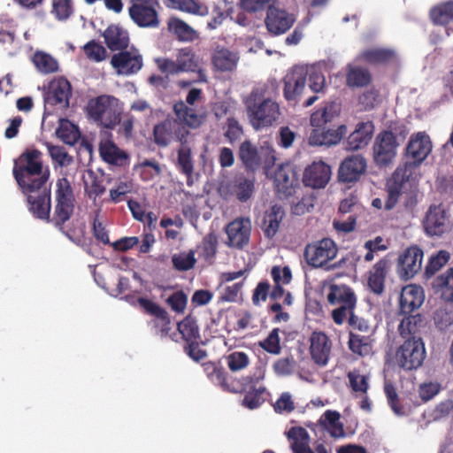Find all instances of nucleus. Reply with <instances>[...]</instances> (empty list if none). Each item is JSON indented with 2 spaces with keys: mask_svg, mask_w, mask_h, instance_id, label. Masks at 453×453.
<instances>
[{
  "mask_svg": "<svg viewBox=\"0 0 453 453\" xmlns=\"http://www.w3.org/2000/svg\"><path fill=\"white\" fill-rule=\"evenodd\" d=\"M399 142L392 131L380 133L373 145V157L377 165L386 166L393 162L396 156Z\"/></svg>",
  "mask_w": 453,
  "mask_h": 453,
  "instance_id": "2eb2a0df",
  "label": "nucleus"
},
{
  "mask_svg": "<svg viewBox=\"0 0 453 453\" xmlns=\"http://www.w3.org/2000/svg\"><path fill=\"white\" fill-rule=\"evenodd\" d=\"M338 253L335 242L330 238H323L306 245L303 252L306 263L313 268H323L334 260Z\"/></svg>",
  "mask_w": 453,
  "mask_h": 453,
  "instance_id": "f8f14e48",
  "label": "nucleus"
},
{
  "mask_svg": "<svg viewBox=\"0 0 453 453\" xmlns=\"http://www.w3.org/2000/svg\"><path fill=\"white\" fill-rule=\"evenodd\" d=\"M178 331L187 342H196L199 337V328L196 321L190 316H188L178 324Z\"/></svg>",
  "mask_w": 453,
  "mask_h": 453,
  "instance_id": "5fc2aeb1",
  "label": "nucleus"
},
{
  "mask_svg": "<svg viewBox=\"0 0 453 453\" xmlns=\"http://www.w3.org/2000/svg\"><path fill=\"white\" fill-rule=\"evenodd\" d=\"M341 108L336 103H329L315 111L310 119L312 127H323L327 123L334 120L340 114Z\"/></svg>",
  "mask_w": 453,
  "mask_h": 453,
  "instance_id": "473e14b6",
  "label": "nucleus"
},
{
  "mask_svg": "<svg viewBox=\"0 0 453 453\" xmlns=\"http://www.w3.org/2000/svg\"><path fill=\"white\" fill-rule=\"evenodd\" d=\"M426 357L425 344L419 336L406 339L401 344L394 356L395 364L400 368L411 371L423 364Z\"/></svg>",
  "mask_w": 453,
  "mask_h": 453,
  "instance_id": "1a4fd4ad",
  "label": "nucleus"
},
{
  "mask_svg": "<svg viewBox=\"0 0 453 453\" xmlns=\"http://www.w3.org/2000/svg\"><path fill=\"white\" fill-rule=\"evenodd\" d=\"M104 41L111 50L126 49L129 43L128 33L122 27L111 25L104 33Z\"/></svg>",
  "mask_w": 453,
  "mask_h": 453,
  "instance_id": "f704fd0d",
  "label": "nucleus"
},
{
  "mask_svg": "<svg viewBox=\"0 0 453 453\" xmlns=\"http://www.w3.org/2000/svg\"><path fill=\"white\" fill-rule=\"evenodd\" d=\"M347 127L344 125L339 126L337 128L325 129L323 127H313L308 141L312 146H332L340 142L342 138L346 134Z\"/></svg>",
  "mask_w": 453,
  "mask_h": 453,
  "instance_id": "4be33fe9",
  "label": "nucleus"
},
{
  "mask_svg": "<svg viewBox=\"0 0 453 453\" xmlns=\"http://www.w3.org/2000/svg\"><path fill=\"white\" fill-rule=\"evenodd\" d=\"M13 174L19 187L38 184L37 180L46 183L48 175L42 173V153L37 150L24 152L13 169Z\"/></svg>",
  "mask_w": 453,
  "mask_h": 453,
  "instance_id": "39448f33",
  "label": "nucleus"
},
{
  "mask_svg": "<svg viewBox=\"0 0 453 453\" xmlns=\"http://www.w3.org/2000/svg\"><path fill=\"white\" fill-rule=\"evenodd\" d=\"M332 343L322 332H313L310 337V353L314 362L321 366L327 364L331 354Z\"/></svg>",
  "mask_w": 453,
  "mask_h": 453,
  "instance_id": "5701e85b",
  "label": "nucleus"
},
{
  "mask_svg": "<svg viewBox=\"0 0 453 453\" xmlns=\"http://www.w3.org/2000/svg\"><path fill=\"white\" fill-rule=\"evenodd\" d=\"M277 191L285 196H292L298 186L296 173L290 165L280 166L274 174Z\"/></svg>",
  "mask_w": 453,
  "mask_h": 453,
  "instance_id": "393cba45",
  "label": "nucleus"
},
{
  "mask_svg": "<svg viewBox=\"0 0 453 453\" xmlns=\"http://www.w3.org/2000/svg\"><path fill=\"white\" fill-rule=\"evenodd\" d=\"M448 306H441L434 312V320L440 329H446L453 325V310Z\"/></svg>",
  "mask_w": 453,
  "mask_h": 453,
  "instance_id": "0e129e2a",
  "label": "nucleus"
},
{
  "mask_svg": "<svg viewBox=\"0 0 453 453\" xmlns=\"http://www.w3.org/2000/svg\"><path fill=\"white\" fill-rule=\"evenodd\" d=\"M331 167L323 161H314L303 172V182L312 188H323L330 180Z\"/></svg>",
  "mask_w": 453,
  "mask_h": 453,
  "instance_id": "412c9836",
  "label": "nucleus"
},
{
  "mask_svg": "<svg viewBox=\"0 0 453 453\" xmlns=\"http://www.w3.org/2000/svg\"><path fill=\"white\" fill-rule=\"evenodd\" d=\"M56 134L61 141L69 145L75 144L80 137L77 127L67 119H60Z\"/></svg>",
  "mask_w": 453,
  "mask_h": 453,
  "instance_id": "603ef678",
  "label": "nucleus"
},
{
  "mask_svg": "<svg viewBox=\"0 0 453 453\" xmlns=\"http://www.w3.org/2000/svg\"><path fill=\"white\" fill-rule=\"evenodd\" d=\"M365 159L360 155H353L341 164L339 179L344 182L355 181L365 173Z\"/></svg>",
  "mask_w": 453,
  "mask_h": 453,
  "instance_id": "bb28decb",
  "label": "nucleus"
},
{
  "mask_svg": "<svg viewBox=\"0 0 453 453\" xmlns=\"http://www.w3.org/2000/svg\"><path fill=\"white\" fill-rule=\"evenodd\" d=\"M293 453H313L310 449V438L307 431L295 426L287 432Z\"/></svg>",
  "mask_w": 453,
  "mask_h": 453,
  "instance_id": "4c0bfd02",
  "label": "nucleus"
},
{
  "mask_svg": "<svg viewBox=\"0 0 453 453\" xmlns=\"http://www.w3.org/2000/svg\"><path fill=\"white\" fill-rule=\"evenodd\" d=\"M432 287L434 293L441 303L453 306V268L438 275Z\"/></svg>",
  "mask_w": 453,
  "mask_h": 453,
  "instance_id": "cd10ccee",
  "label": "nucleus"
},
{
  "mask_svg": "<svg viewBox=\"0 0 453 453\" xmlns=\"http://www.w3.org/2000/svg\"><path fill=\"white\" fill-rule=\"evenodd\" d=\"M227 188V193L235 195L238 200L245 202L250 199L253 194L254 179L239 175L234 179Z\"/></svg>",
  "mask_w": 453,
  "mask_h": 453,
  "instance_id": "e433bc0d",
  "label": "nucleus"
},
{
  "mask_svg": "<svg viewBox=\"0 0 453 453\" xmlns=\"http://www.w3.org/2000/svg\"><path fill=\"white\" fill-rule=\"evenodd\" d=\"M423 226L426 234L441 236L450 228L449 215L441 205H433L428 209L423 220Z\"/></svg>",
  "mask_w": 453,
  "mask_h": 453,
  "instance_id": "a211bd4d",
  "label": "nucleus"
},
{
  "mask_svg": "<svg viewBox=\"0 0 453 453\" xmlns=\"http://www.w3.org/2000/svg\"><path fill=\"white\" fill-rule=\"evenodd\" d=\"M283 84L285 98L294 101L305 92L307 86L314 93L322 92L326 87V79L316 67L298 65L287 72Z\"/></svg>",
  "mask_w": 453,
  "mask_h": 453,
  "instance_id": "f257e3e1",
  "label": "nucleus"
},
{
  "mask_svg": "<svg viewBox=\"0 0 453 453\" xmlns=\"http://www.w3.org/2000/svg\"><path fill=\"white\" fill-rule=\"evenodd\" d=\"M89 117L106 128H113L119 123L121 108L117 98L111 96H100L88 103Z\"/></svg>",
  "mask_w": 453,
  "mask_h": 453,
  "instance_id": "6e6552de",
  "label": "nucleus"
},
{
  "mask_svg": "<svg viewBox=\"0 0 453 453\" xmlns=\"http://www.w3.org/2000/svg\"><path fill=\"white\" fill-rule=\"evenodd\" d=\"M433 150L430 136L424 131L417 132L410 136L405 147L407 162L394 173V180L397 182L417 178L418 167L426 159Z\"/></svg>",
  "mask_w": 453,
  "mask_h": 453,
  "instance_id": "7ed1b4c3",
  "label": "nucleus"
},
{
  "mask_svg": "<svg viewBox=\"0 0 453 453\" xmlns=\"http://www.w3.org/2000/svg\"><path fill=\"white\" fill-rule=\"evenodd\" d=\"M349 347L350 350L361 357L368 356L372 353V340L368 336H363L358 334L350 333L349 339Z\"/></svg>",
  "mask_w": 453,
  "mask_h": 453,
  "instance_id": "8fccbe9b",
  "label": "nucleus"
},
{
  "mask_svg": "<svg viewBox=\"0 0 453 453\" xmlns=\"http://www.w3.org/2000/svg\"><path fill=\"white\" fill-rule=\"evenodd\" d=\"M242 391H246L242 405L250 410L259 407L265 401L268 395L264 385L248 386L247 389H242Z\"/></svg>",
  "mask_w": 453,
  "mask_h": 453,
  "instance_id": "c03bdc74",
  "label": "nucleus"
},
{
  "mask_svg": "<svg viewBox=\"0 0 453 453\" xmlns=\"http://www.w3.org/2000/svg\"><path fill=\"white\" fill-rule=\"evenodd\" d=\"M373 131L374 127L372 122L358 123L348 138V149L357 150L365 148L371 141Z\"/></svg>",
  "mask_w": 453,
  "mask_h": 453,
  "instance_id": "7c9ffc66",
  "label": "nucleus"
},
{
  "mask_svg": "<svg viewBox=\"0 0 453 453\" xmlns=\"http://www.w3.org/2000/svg\"><path fill=\"white\" fill-rule=\"evenodd\" d=\"M250 218H237L225 226L226 244L230 248L242 249L249 243L251 234Z\"/></svg>",
  "mask_w": 453,
  "mask_h": 453,
  "instance_id": "dca6fc26",
  "label": "nucleus"
},
{
  "mask_svg": "<svg viewBox=\"0 0 453 453\" xmlns=\"http://www.w3.org/2000/svg\"><path fill=\"white\" fill-rule=\"evenodd\" d=\"M156 5L157 0H131L129 16L141 27H156L159 24Z\"/></svg>",
  "mask_w": 453,
  "mask_h": 453,
  "instance_id": "4468645a",
  "label": "nucleus"
},
{
  "mask_svg": "<svg viewBox=\"0 0 453 453\" xmlns=\"http://www.w3.org/2000/svg\"><path fill=\"white\" fill-rule=\"evenodd\" d=\"M178 118L167 119L154 127L155 142L162 147L169 145L173 140L180 142L186 141L189 131Z\"/></svg>",
  "mask_w": 453,
  "mask_h": 453,
  "instance_id": "ddd939ff",
  "label": "nucleus"
},
{
  "mask_svg": "<svg viewBox=\"0 0 453 453\" xmlns=\"http://www.w3.org/2000/svg\"><path fill=\"white\" fill-rule=\"evenodd\" d=\"M370 81V73L365 68L349 65L347 66V84L349 87H363Z\"/></svg>",
  "mask_w": 453,
  "mask_h": 453,
  "instance_id": "864d4df0",
  "label": "nucleus"
},
{
  "mask_svg": "<svg viewBox=\"0 0 453 453\" xmlns=\"http://www.w3.org/2000/svg\"><path fill=\"white\" fill-rule=\"evenodd\" d=\"M279 332L280 330L278 328L272 330L268 336L259 342V346L271 354H280V344Z\"/></svg>",
  "mask_w": 453,
  "mask_h": 453,
  "instance_id": "338daca9",
  "label": "nucleus"
},
{
  "mask_svg": "<svg viewBox=\"0 0 453 453\" xmlns=\"http://www.w3.org/2000/svg\"><path fill=\"white\" fill-rule=\"evenodd\" d=\"M295 20L296 18L293 14L276 7H269L265 25L270 33L280 35L288 31Z\"/></svg>",
  "mask_w": 453,
  "mask_h": 453,
  "instance_id": "b1692460",
  "label": "nucleus"
},
{
  "mask_svg": "<svg viewBox=\"0 0 453 453\" xmlns=\"http://www.w3.org/2000/svg\"><path fill=\"white\" fill-rule=\"evenodd\" d=\"M155 334L160 337L167 336L170 331V319L165 311L155 316L151 321Z\"/></svg>",
  "mask_w": 453,
  "mask_h": 453,
  "instance_id": "774afa93",
  "label": "nucleus"
},
{
  "mask_svg": "<svg viewBox=\"0 0 453 453\" xmlns=\"http://www.w3.org/2000/svg\"><path fill=\"white\" fill-rule=\"evenodd\" d=\"M29 185L27 188L20 187L27 196L29 211L40 219H49L50 213V191L47 183Z\"/></svg>",
  "mask_w": 453,
  "mask_h": 453,
  "instance_id": "9d476101",
  "label": "nucleus"
},
{
  "mask_svg": "<svg viewBox=\"0 0 453 453\" xmlns=\"http://www.w3.org/2000/svg\"><path fill=\"white\" fill-rule=\"evenodd\" d=\"M424 326V319L420 315L409 316L404 318L398 327L400 334L403 338L418 336V333Z\"/></svg>",
  "mask_w": 453,
  "mask_h": 453,
  "instance_id": "09e8293b",
  "label": "nucleus"
},
{
  "mask_svg": "<svg viewBox=\"0 0 453 453\" xmlns=\"http://www.w3.org/2000/svg\"><path fill=\"white\" fill-rule=\"evenodd\" d=\"M195 252L193 250L181 251L172 256V262L178 271H188L196 264Z\"/></svg>",
  "mask_w": 453,
  "mask_h": 453,
  "instance_id": "4d7b16f0",
  "label": "nucleus"
},
{
  "mask_svg": "<svg viewBox=\"0 0 453 453\" xmlns=\"http://www.w3.org/2000/svg\"><path fill=\"white\" fill-rule=\"evenodd\" d=\"M156 63L158 69L168 75H175L181 73H196L198 81H207V75L203 68L202 59L190 47L179 49L176 52L175 59L159 58L156 59Z\"/></svg>",
  "mask_w": 453,
  "mask_h": 453,
  "instance_id": "20e7f679",
  "label": "nucleus"
},
{
  "mask_svg": "<svg viewBox=\"0 0 453 453\" xmlns=\"http://www.w3.org/2000/svg\"><path fill=\"white\" fill-rule=\"evenodd\" d=\"M425 300L424 290L420 286L411 284L403 288L400 295V309L404 314L411 313L419 308Z\"/></svg>",
  "mask_w": 453,
  "mask_h": 453,
  "instance_id": "a878e982",
  "label": "nucleus"
},
{
  "mask_svg": "<svg viewBox=\"0 0 453 453\" xmlns=\"http://www.w3.org/2000/svg\"><path fill=\"white\" fill-rule=\"evenodd\" d=\"M169 6L189 14L204 17L209 14V8L204 0H168Z\"/></svg>",
  "mask_w": 453,
  "mask_h": 453,
  "instance_id": "58836bf2",
  "label": "nucleus"
},
{
  "mask_svg": "<svg viewBox=\"0 0 453 453\" xmlns=\"http://www.w3.org/2000/svg\"><path fill=\"white\" fill-rule=\"evenodd\" d=\"M99 153L108 164L121 166L128 163V155L107 137L100 141Z\"/></svg>",
  "mask_w": 453,
  "mask_h": 453,
  "instance_id": "c85d7f7f",
  "label": "nucleus"
},
{
  "mask_svg": "<svg viewBox=\"0 0 453 453\" xmlns=\"http://www.w3.org/2000/svg\"><path fill=\"white\" fill-rule=\"evenodd\" d=\"M210 368L211 371L208 372V377L211 381L215 385L220 386L222 389L232 393L247 389L248 386L263 385L262 380L265 379L266 372L265 365L260 363L256 367L252 375L246 376L242 380H235L219 367L211 365Z\"/></svg>",
  "mask_w": 453,
  "mask_h": 453,
  "instance_id": "0eeeda50",
  "label": "nucleus"
},
{
  "mask_svg": "<svg viewBox=\"0 0 453 453\" xmlns=\"http://www.w3.org/2000/svg\"><path fill=\"white\" fill-rule=\"evenodd\" d=\"M239 157L245 166L255 170L260 165V156L257 148L249 141H245L240 146Z\"/></svg>",
  "mask_w": 453,
  "mask_h": 453,
  "instance_id": "49530a36",
  "label": "nucleus"
},
{
  "mask_svg": "<svg viewBox=\"0 0 453 453\" xmlns=\"http://www.w3.org/2000/svg\"><path fill=\"white\" fill-rule=\"evenodd\" d=\"M72 96L70 82L63 78L53 79L45 94V103L48 105H55L59 109H65L69 106V100Z\"/></svg>",
  "mask_w": 453,
  "mask_h": 453,
  "instance_id": "aec40b11",
  "label": "nucleus"
},
{
  "mask_svg": "<svg viewBox=\"0 0 453 453\" xmlns=\"http://www.w3.org/2000/svg\"><path fill=\"white\" fill-rule=\"evenodd\" d=\"M33 63L38 72L42 73H51L58 70V61L50 55L36 51L33 57Z\"/></svg>",
  "mask_w": 453,
  "mask_h": 453,
  "instance_id": "3c124183",
  "label": "nucleus"
},
{
  "mask_svg": "<svg viewBox=\"0 0 453 453\" xmlns=\"http://www.w3.org/2000/svg\"><path fill=\"white\" fill-rule=\"evenodd\" d=\"M357 58L368 64H383L393 60L395 52L388 48L371 47L364 50Z\"/></svg>",
  "mask_w": 453,
  "mask_h": 453,
  "instance_id": "c9c22d12",
  "label": "nucleus"
},
{
  "mask_svg": "<svg viewBox=\"0 0 453 453\" xmlns=\"http://www.w3.org/2000/svg\"><path fill=\"white\" fill-rule=\"evenodd\" d=\"M168 30L182 42H192L198 37L197 32L180 19L172 17L167 22Z\"/></svg>",
  "mask_w": 453,
  "mask_h": 453,
  "instance_id": "a19ab883",
  "label": "nucleus"
},
{
  "mask_svg": "<svg viewBox=\"0 0 453 453\" xmlns=\"http://www.w3.org/2000/svg\"><path fill=\"white\" fill-rule=\"evenodd\" d=\"M239 61L237 53L226 48H217L211 56L213 66L221 72H231L235 69Z\"/></svg>",
  "mask_w": 453,
  "mask_h": 453,
  "instance_id": "2f4dec72",
  "label": "nucleus"
},
{
  "mask_svg": "<svg viewBox=\"0 0 453 453\" xmlns=\"http://www.w3.org/2000/svg\"><path fill=\"white\" fill-rule=\"evenodd\" d=\"M384 391L388 398V403L394 413L400 417L406 416L409 412V410L408 408L399 404L398 396L395 387L392 384L386 382Z\"/></svg>",
  "mask_w": 453,
  "mask_h": 453,
  "instance_id": "13d9d810",
  "label": "nucleus"
},
{
  "mask_svg": "<svg viewBox=\"0 0 453 453\" xmlns=\"http://www.w3.org/2000/svg\"><path fill=\"white\" fill-rule=\"evenodd\" d=\"M284 211L280 205H273L266 212L263 221L265 235L273 237L279 230L280 224L284 218Z\"/></svg>",
  "mask_w": 453,
  "mask_h": 453,
  "instance_id": "ea45409f",
  "label": "nucleus"
},
{
  "mask_svg": "<svg viewBox=\"0 0 453 453\" xmlns=\"http://www.w3.org/2000/svg\"><path fill=\"white\" fill-rule=\"evenodd\" d=\"M431 18L435 24L445 27L447 35L453 33V0L434 7L431 11Z\"/></svg>",
  "mask_w": 453,
  "mask_h": 453,
  "instance_id": "72a5a7b5",
  "label": "nucleus"
},
{
  "mask_svg": "<svg viewBox=\"0 0 453 453\" xmlns=\"http://www.w3.org/2000/svg\"><path fill=\"white\" fill-rule=\"evenodd\" d=\"M47 148L55 166L64 167L73 162V157L63 147L48 144Z\"/></svg>",
  "mask_w": 453,
  "mask_h": 453,
  "instance_id": "052dcab7",
  "label": "nucleus"
},
{
  "mask_svg": "<svg viewBox=\"0 0 453 453\" xmlns=\"http://www.w3.org/2000/svg\"><path fill=\"white\" fill-rule=\"evenodd\" d=\"M177 166L178 169L188 177L192 175L194 163L191 157V148L188 143V138L185 142H180V147L178 150Z\"/></svg>",
  "mask_w": 453,
  "mask_h": 453,
  "instance_id": "de8ad7c7",
  "label": "nucleus"
},
{
  "mask_svg": "<svg viewBox=\"0 0 453 453\" xmlns=\"http://www.w3.org/2000/svg\"><path fill=\"white\" fill-rule=\"evenodd\" d=\"M246 115L255 130L272 127L279 119V104L265 95L263 88H254L244 99Z\"/></svg>",
  "mask_w": 453,
  "mask_h": 453,
  "instance_id": "f03ea898",
  "label": "nucleus"
},
{
  "mask_svg": "<svg viewBox=\"0 0 453 453\" xmlns=\"http://www.w3.org/2000/svg\"><path fill=\"white\" fill-rule=\"evenodd\" d=\"M56 205L52 221L60 226L67 221L74 210L75 198L73 188L66 178L58 179L55 190Z\"/></svg>",
  "mask_w": 453,
  "mask_h": 453,
  "instance_id": "9b49d317",
  "label": "nucleus"
},
{
  "mask_svg": "<svg viewBox=\"0 0 453 453\" xmlns=\"http://www.w3.org/2000/svg\"><path fill=\"white\" fill-rule=\"evenodd\" d=\"M87 58L95 62H101L106 58L107 51L100 43L90 41L83 46Z\"/></svg>",
  "mask_w": 453,
  "mask_h": 453,
  "instance_id": "e2e57ef3",
  "label": "nucleus"
},
{
  "mask_svg": "<svg viewBox=\"0 0 453 453\" xmlns=\"http://www.w3.org/2000/svg\"><path fill=\"white\" fill-rule=\"evenodd\" d=\"M140 171V175L144 180H150L161 173L160 165L155 160H143L136 166Z\"/></svg>",
  "mask_w": 453,
  "mask_h": 453,
  "instance_id": "680f3d73",
  "label": "nucleus"
},
{
  "mask_svg": "<svg viewBox=\"0 0 453 453\" xmlns=\"http://www.w3.org/2000/svg\"><path fill=\"white\" fill-rule=\"evenodd\" d=\"M348 378L352 391L361 397L365 395L369 388L368 377L354 370L348 373Z\"/></svg>",
  "mask_w": 453,
  "mask_h": 453,
  "instance_id": "6e6d98bb",
  "label": "nucleus"
},
{
  "mask_svg": "<svg viewBox=\"0 0 453 453\" xmlns=\"http://www.w3.org/2000/svg\"><path fill=\"white\" fill-rule=\"evenodd\" d=\"M340 413L335 411H326L319 418V425L335 438L345 435L343 425L340 420Z\"/></svg>",
  "mask_w": 453,
  "mask_h": 453,
  "instance_id": "79ce46f5",
  "label": "nucleus"
},
{
  "mask_svg": "<svg viewBox=\"0 0 453 453\" xmlns=\"http://www.w3.org/2000/svg\"><path fill=\"white\" fill-rule=\"evenodd\" d=\"M423 251L416 246L406 249L397 259V273L403 280L413 278L422 267Z\"/></svg>",
  "mask_w": 453,
  "mask_h": 453,
  "instance_id": "f3484780",
  "label": "nucleus"
},
{
  "mask_svg": "<svg viewBox=\"0 0 453 453\" xmlns=\"http://www.w3.org/2000/svg\"><path fill=\"white\" fill-rule=\"evenodd\" d=\"M203 101V91L198 88L188 89L185 100L178 101L173 105V111L178 119L190 128L199 127L205 119V113L199 104Z\"/></svg>",
  "mask_w": 453,
  "mask_h": 453,
  "instance_id": "423d86ee",
  "label": "nucleus"
},
{
  "mask_svg": "<svg viewBox=\"0 0 453 453\" xmlns=\"http://www.w3.org/2000/svg\"><path fill=\"white\" fill-rule=\"evenodd\" d=\"M388 268V261L381 259L373 265L370 273L368 285L370 288L376 294H380L384 289V281Z\"/></svg>",
  "mask_w": 453,
  "mask_h": 453,
  "instance_id": "37998d69",
  "label": "nucleus"
},
{
  "mask_svg": "<svg viewBox=\"0 0 453 453\" xmlns=\"http://www.w3.org/2000/svg\"><path fill=\"white\" fill-rule=\"evenodd\" d=\"M416 181L417 178L413 177L412 179L410 180H404L403 182H397L394 180L393 175L390 180V184L388 186V198L385 203L386 209L391 210L392 208H394L400 196L407 188V186L412 187L413 185H415Z\"/></svg>",
  "mask_w": 453,
  "mask_h": 453,
  "instance_id": "a18cd8bd",
  "label": "nucleus"
},
{
  "mask_svg": "<svg viewBox=\"0 0 453 453\" xmlns=\"http://www.w3.org/2000/svg\"><path fill=\"white\" fill-rule=\"evenodd\" d=\"M111 64L119 75H132L138 73L142 65V56L136 49L121 51L114 54Z\"/></svg>",
  "mask_w": 453,
  "mask_h": 453,
  "instance_id": "6ab92c4d",
  "label": "nucleus"
},
{
  "mask_svg": "<svg viewBox=\"0 0 453 453\" xmlns=\"http://www.w3.org/2000/svg\"><path fill=\"white\" fill-rule=\"evenodd\" d=\"M226 359L227 366L232 372L243 370L250 363L248 355L242 351H234L229 354Z\"/></svg>",
  "mask_w": 453,
  "mask_h": 453,
  "instance_id": "69168bd1",
  "label": "nucleus"
},
{
  "mask_svg": "<svg viewBox=\"0 0 453 453\" xmlns=\"http://www.w3.org/2000/svg\"><path fill=\"white\" fill-rule=\"evenodd\" d=\"M326 298L332 305L356 306L357 304V296L354 291L344 284L330 285Z\"/></svg>",
  "mask_w": 453,
  "mask_h": 453,
  "instance_id": "c756f323",
  "label": "nucleus"
},
{
  "mask_svg": "<svg viewBox=\"0 0 453 453\" xmlns=\"http://www.w3.org/2000/svg\"><path fill=\"white\" fill-rule=\"evenodd\" d=\"M449 253L446 250H440L430 257L426 265V274L430 277L438 272L449 259Z\"/></svg>",
  "mask_w": 453,
  "mask_h": 453,
  "instance_id": "bf43d9fd",
  "label": "nucleus"
}]
</instances>
